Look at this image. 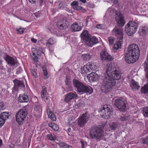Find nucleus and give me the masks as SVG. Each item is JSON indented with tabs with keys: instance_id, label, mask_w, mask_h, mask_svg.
<instances>
[{
	"instance_id": "obj_3",
	"label": "nucleus",
	"mask_w": 148,
	"mask_h": 148,
	"mask_svg": "<svg viewBox=\"0 0 148 148\" xmlns=\"http://www.w3.org/2000/svg\"><path fill=\"white\" fill-rule=\"evenodd\" d=\"M73 83L74 87L77 88V91L80 94L87 93L91 94L93 92V89L90 86L84 85L78 80L74 79Z\"/></svg>"
},
{
	"instance_id": "obj_31",
	"label": "nucleus",
	"mask_w": 148,
	"mask_h": 148,
	"mask_svg": "<svg viewBox=\"0 0 148 148\" xmlns=\"http://www.w3.org/2000/svg\"><path fill=\"white\" fill-rule=\"evenodd\" d=\"M141 91L142 93H146L148 92V82L141 88Z\"/></svg>"
},
{
	"instance_id": "obj_17",
	"label": "nucleus",
	"mask_w": 148,
	"mask_h": 148,
	"mask_svg": "<svg viewBox=\"0 0 148 148\" xmlns=\"http://www.w3.org/2000/svg\"><path fill=\"white\" fill-rule=\"evenodd\" d=\"M67 21L63 19H61L57 23V27L61 29L64 28H66L68 27L67 25Z\"/></svg>"
},
{
	"instance_id": "obj_35",
	"label": "nucleus",
	"mask_w": 148,
	"mask_h": 148,
	"mask_svg": "<svg viewBox=\"0 0 148 148\" xmlns=\"http://www.w3.org/2000/svg\"><path fill=\"white\" fill-rule=\"evenodd\" d=\"M143 114L146 117H148V107H145L143 109Z\"/></svg>"
},
{
	"instance_id": "obj_33",
	"label": "nucleus",
	"mask_w": 148,
	"mask_h": 148,
	"mask_svg": "<svg viewBox=\"0 0 148 148\" xmlns=\"http://www.w3.org/2000/svg\"><path fill=\"white\" fill-rule=\"evenodd\" d=\"M89 67H90L88 64L84 66L83 70L86 73H88L91 72V69H90Z\"/></svg>"
},
{
	"instance_id": "obj_1",
	"label": "nucleus",
	"mask_w": 148,
	"mask_h": 148,
	"mask_svg": "<svg viewBox=\"0 0 148 148\" xmlns=\"http://www.w3.org/2000/svg\"><path fill=\"white\" fill-rule=\"evenodd\" d=\"M121 77L120 71L112 64L108 63L101 83V91L106 93L111 91L116 85L115 80L120 79Z\"/></svg>"
},
{
	"instance_id": "obj_12",
	"label": "nucleus",
	"mask_w": 148,
	"mask_h": 148,
	"mask_svg": "<svg viewBox=\"0 0 148 148\" xmlns=\"http://www.w3.org/2000/svg\"><path fill=\"white\" fill-rule=\"evenodd\" d=\"M138 56H136L127 52L125 56V59L126 62L129 64L133 63L138 59Z\"/></svg>"
},
{
	"instance_id": "obj_27",
	"label": "nucleus",
	"mask_w": 148,
	"mask_h": 148,
	"mask_svg": "<svg viewBox=\"0 0 148 148\" xmlns=\"http://www.w3.org/2000/svg\"><path fill=\"white\" fill-rule=\"evenodd\" d=\"M56 42L55 39L53 37H51L49 38L47 41L46 45L49 47L50 45H52L54 44Z\"/></svg>"
},
{
	"instance_id": "obj_29",
	"label": "nucleus",
	"mask_w": 148,
	"mask_h": 148,
	"mask_svg": "<svg viewBox=\"0 0 148 148\" xmlns=\"http://www.w3.org/2000/svg\"><path fill=\"white\" fill-rule=\"evenodd\" d=\"M58 145L61 148H72L71 146L64 143H58Z\"/></svg>"
},
{
	"instance_id": "obj_45",
	"label": "nucleus",
	"mask_w": 148,
	"mask_h": 148,
	"mask_svg": "<svg viewBox=\"0 0 148 148\" xmlns=\"http://www.w3.org/2000/svg\"><path fill=\"white\" fill-rule=\"evenodd\" d=\"M79 5L78 2L75 1L71 3V5L72 6L75 7L78 6Z\"/></svg>"
},
{
	"instance_id": "obj_5",
	"label": "nucleus",
	"mask_w": 148,
	"mask_h": 148,
	"mask_svg": "<svg viewBox=\"0 0 148 148\" xmlns=\"http://www.w3.org/2000/svg\"><path fill=\"white\" fill-rule=\"evenodd\" d=\"M89 136L92 139L98 140L104 136V133L103 130L100 127L97 126L90 129Z\"/></svg>"
},
{
	"instance_id": "obj_23",
	"label": "nucleus",
	"mask_w": 148,
	"mask_h": 148,
	"mask_svg": "<svg viewBox=\"0 0 148 148\" xmlns=\"http://www.w3.org/2000/svg\"><path fill=\"white\" fill-rule=\"evenodd\" d=\"M71 29L74 32L79 31L81 29V27L77 23L73 24L71 26Z\"/></svg>"
},
{
	"instance_id": "obj_42",
	"label": "nucleus",
	"mask_w": 148,
	"mask_h": 148,
	"mask_svg": "<svg viewBox=\"0 0 148 148\" xmlns=\"http://www.w3.org/2000/svg\"><path fill=\"white\" fill-rule=\"evenodd\" d=\"M48 116L53 121H56V117L53 113Z\"/></svg>"
},
{
	"instance_id": "obj_30",
	"label": "nucleus",
	"mask_w": 148,
	"mask_h": 148,
	"mask_svg": "<svg viewBox=\"0 0 148 148\" xmlns=\"http://www.w3.org/2000/svg\"><path fill=\"white\" fill-rule=\"evenodd\" d=\"M119 124L117 122H113L110 124V126L111 128L113 130H115L119 127Z\"/></svg>"
},
{
	"instance_id": "obj_58",
	"label": "nucleus",
	"mask_w": 148,
	"mask_h": 148,
	"mask_svg": "<svg viewBox=\"0 0 148 148\" xmlns=\"http://www.w3.org/2000/svg\"><path fill=\"white\" fill-rule=\"evenodd\" d=\"M43 0H39L40 4L41 5L43 2Z\"/></svg>"
},
{
	"instance_id": "obj_53",
	"label": "nucleus",
	"mask_w": 148,
	"mask_h": 148,
	"mask_svg": "<svg viewBox=\"0 0 148 148\" xmlns=\"http://www.w3.org/2000/svg\"><path fill=\"white\" fill-rule=\"evenodd\" d=\"M22 71V69H21L20 67L18 68L16 70V73L17 74H18L19 73H20Z\"/></svg>"
},
{
	"instance_id": "obj_40",
	"label": "nucleus",
	"mask_w": 148,
	"mask_h": 148,
	"mask_svg": "<svg viewBox=\"0 0 148 148\" xmlns=\"http://www.w3.org/2000/svg\"><path fill=\"white\" fill-rule=\"evenodd\" d=\"M108 40L110 45H112L114 42V38L112 37H110L108 38Z\"/></svg>"
},
{
	"instance_id": "obj_60",
	"label": "nucleus",
	"mask_w": 148,
	"mask_h": 148,
	"mask_svg": "<svg viewBox=\"0 0 148 148\" xmlns=\"http://www.w3.org/2000/svg\"><path fill=\"white\" fill-rule=\"evenodd\" d=\"M68 131L69 132L71 130V129L70 128H68Z\"/></svg>"
},
{
	"instance_id": "obj_4",
	"label": "nucleus",
	"mask_w": 148,
	"mask_h": 148,
	"mask_svg": "<svg viewBox=\"0 0 148 148\" xmlns=\"http://www.w3.org/2000/svg\"><path fill=\"white\" fill-rule=\"evenodd\" d=\"M82 39L84 41L86 45L91 47L98 42V40L96 37L89 35L88 32L85 30L81 34Z\"/></svg>"
},
{
	"instance_id": "obj_43",
	"label": "nucleus",
	"mask_w": 148,
	"mask_h": 148,
	"mask_svg": "<svg viewBox=\"0 0 148 148\" xmlns=\"http://www.w3.org/2000/svg\"><path fill=\"white\" fill-rule=\"evenodd\" d=\"M25 29L23 28H20L19 29H17V31L18 34H23L24 31Z\"/></svg>"
},
{
	"instance_id": "obj_36",
	"label": "nucleus",
	"mask_w": 148,
	"mask_h": 148,
	"mask_svg": "<svg viewBox=\"0 0 148 148\" xmlns=\"http://www.w3.org/2000/svg\"><path fill=\"white\" fill-rule=\"evenodd\" d=\"M88 65L90 67V68L91 69V71H93L95 70L96 68V66L95 65L94 63H92L91 62H89L88 64Z\"/></svg>"
},
{
	"instance_id": "obj_46",
	"label": "nucleus",
	"mask_w": 148,
	"mask_h": 148,
	"mask_svg": "<svg viewBox=\"0 0 148 148\" xmlns=\"http://www.w3.org/2000/svg\"><path fill=\"white\" fill-rule=\"evenodd\" d=\"M35 110L36 111H38L39 112H41L42 111L41 107L38 105L35 107Z\"/></svg>"
},
{
	"instance_id": "obj_32",
	"label": "nucleus",
	"mask_w": 148,
	"mask_h": 148,
	"mask_svg": "<svg viewBox=\"0 0 148 148\" xmlns=\"http://www.w3.org/2000/svg\"><path fill=\"white\" fill-rule=\"evenodd\" d=\"M48 124L49 126L54 130L57 131L59 129L58 126L54 123H49Z\"/></svg>"
},
{
	"instance_id": "obj_38",
	"label": "nucleus",
	"mask_w": 148,
	"mask_h": 148,
	"mask_svg": "<svg viewBox=\"0 0 148 148\" xmlns=\"http://www.w3.org/2000/svg\"><path fill=\"white\" fill-rule=\"evenodd\" d=\"M43 72V74L44 75V79H46L48 78L47 76L48 73L45 68L43 67L42 68Z\"/></svg>"
},
{
	"instance_id": "obj_16",
	"label": "nucleus",
	"mask_w": 148,
	"mask_h": 148,
	"mask_svg": "<svg viewBox=\"0 0 148 148\" xmlns=\"http://www.w3.org/2000/svg\"><path fill=\"white\" fill-rule=\"evenodd\" d=\"M77 95L75 92H70L65 96L64 101L66 102H69L73 99H77Z\"/></svg>"
},
{
	"instance_id": "obj_54",
	"label": "nucleus",
	"mask_w": 148,
	"mask_h": 148,
	"mask_svg": "<svg viewBox=\"0 0 148 148\" xmlns=\"http://www.w3.org/2000/svg\"><path fill=\"white\" fill-rule=\"evenodd\" d=\"M28 1L30 3L34 4L35 3L36 0H28Z\"/></svg>"
},
{
	"instance_id": "obj_21",
	"label": "nucleus",
	"mask_w": 148,
	"mask_h": 148,
	"mask_svg": "<svg viewBox=\"0 0 148 148\" xmlns=\"http://www.w3.org/2000/svg\"><path fill=\"white\" fill-rule=\"evenodd\" d=\"M130 86L134 90H138L140 88V86L138 82L135 81L134 79H132L131 81Z\"/></svg>"
},
{
	"instance_id": "obj_41",
	"label": "nucleus",
	"mask_w": 148,
	"mask_h": 148,
	"mask_svg": "<svg viewBox=\"0 0 148 148\" xmlns=\"http://www.w3.org/2000/svg\"><path fill=\"white\" fill-rule=\"evenodd\" d=\"M35 49L36 50V51H35L36 55H37L38 57L40 56L41 55V52L40 50L39 49L37 48L36 49Z\"/></svg>"
},
{
	"instance_id": "obj_2",
	"label": "nucleus",
	"mask_w": 148,
	"mask_h": 148,
	"mask_svg": "<svg viewBox=\"0 0 148 148\" xmlns=\"http://www.w3.org/2000/svg\"><path fill=\"white\" fill-rule=\"evenodd\" d=\"M116 16L115 19L117 24L119 25L116 26L112 31V34L117 37V42L114 46V48L117 50L121 46L123 43V28L122 27L125 23L124 17L120 12L119 11L116 12Z\"/></svg>"
},
{
	"instance_id": "obj_51",
	"label": "nucleus",
	"mask_w": 148,
	"mask_h": 148,
	"mask_svg": "<svg viewBox=\"0 0 148 148\" xmlns=\"http://www.w3.org/2000/svg\"><path fill=\"white\" fill-rule=\"evenodd\" d=\"M47 113L48 116L51 115V114L53 113H52L50 109L49 108L47 109Z\"/></svg>"
},
{
	"instance_id": "obj_8",
	"label": "nucleus",
	"mask_w": 148,
	"mask_h": 148,
	"mask_svg": "<svg viewBox=\"0 0 148 148\" xmlns=\"http://www.w3.org/2000/svg\"><path fill=\"white\" fill-rule=\"evenodd\" d=\"M27 114V112L25 110H21L17 113L16 120L19 124H22L24 123Z\"/></svg>"
},
{
	"instance_id": "obj_37",
	"label": "nucleus",
	"mask_w": 148,
	"mask_h": 148,
	"mask_svg": "<svg viewBox=\"0 0 148 148\" xmlns=\"http://www.w3.org/2000/svg\"><path fill=\"white\" fill-rule=\"evenodd\" d=\"M36 71L37 69H32L31 70V72L32 75L36 78L38 76Z\"/></svg>"
},
{
	"instance_id": "obj_49",
	"label": "nucleus",
	"mask_w": 148,
	"mask_h": 148,
	"mask_svg": "<svg viewBox=\"0 0 148 148\" xmlns=\"http://www.w3.org/2000/svg\"><path fill=\"white\" fill-rule=\"evenodd\" d=\"M64 3L62 1H61L60 2L59 5H58L59 8L61 9L62 8H63L64 7Z\"/></svg>"
},
{
	"instance_id": "obj_57",
	"label": "nucleus",
	"mask_w": 148,
	"mask_h": 148,
	"mask_svg": "<svg viewBox=\"0 0 148 148\" xmlns=\"http://www.w3.org/2000/svg\"><path fill=\"white\" fill-rule=\"evenodd\" d=\"M79 1L83 3H85L86 1V0H79Z\"/></svg>"
},
{
	"instance_id": "obj_48",
	"label": "nucleus",
	"mask_w": 148,
	"mask_h": 148,
	"mask_svg": "<svg viewBox=\"0 0 148 148\" xmlns=\"http://www.w3.org/2000/svg\"><path fill=\"white\" fill-rule=\"evenodd\" d=\"M5 123V121L0 117V128L4 125Z\"/></svg>"
},
{
	"instance_id": "obj_44",
	"label": "nucleus",
	"mask_w": 148,
	"mask_h": 148,
	"mask_svg": "<svg viewBox=\"0 0 148 148\" xmlns=\"http://www.w3.org/2000/svg\"><path fill=\"white\" fill-rule=\"evenodd\" d=\"M81 148H85L87 146V143L84 141H81Z\"/></svg>"
},
{
	"instance_id": "obj_26",
	"label": "nucleus",
	"mask_w": 148,
	"mask_h": 148,
	"mask_svg": "<svg viewBox=\"0 0 148 148\" xmlns=\"http://www.w3.org/2000/svg\"><path fill=\"white\" fill-rule=\"evenodd\" d=\"M91 57V56L90 54H84L81 56V58L84 61H88L90 60Z\"/></svg>"
},
{
	"instance_id": "obj_10",
	"label": "nucleus",
	"mask_w": 148,
	"mask_h": 148,
	"mask_svg": "<svg viewBox=\"0 0 148 148\" xmlns=\"http://www.w3.org/2000/svg\"><path fill=\"white\" fill-rule=\"evenodd\" d=\"M127 52L139 57L140 50L138 45L136 44H133L129 45Z\"/></svg>"
},
{
	"instance_id": "obj_6",
	"label": "nucleus",
	"mask_w": 148,
	"mask_h": 148,
	"mask_svg": "<svg viewBox=\"0 0 148 148\" xmlns=\"http://www.w3.org/2000/svg\"><path fill=\"white\" fill-rule=\"evenodd\" d=\"M98 111L99 112L101 113L100 115L102 118L108 119L111 115L112 109L111 106L107 105L99 108Z\"/></svg>"
},
{
	"instance_id": "obj_55",
	"label": "nucleus",
	"mask_w": 148,
	"mask_h": 148,
	"mask_svg": "<svg viewBox=\"0 0 148 148\" xmlns=\"http://www.w3.org/2000/svg\"><path fill=\"white\" fill-rule=\"evenodd\" d=\"M97 28L98 29H101L102 27V26L100 24H98L96 26Z\"/></svg>"
},
{
	"instance_id": "obj_56",
	"label": "nucleus",
	"mask_w": 148,
	"mask_h": 148,
	"mask_svg": "<svg viewBox=\"0 0 148 148\" xmlns=\"http://www.w3.org/2000/svg\"><path fill=\"white\" fill-rule=\"evenodd\" d=\"M31 40L32 42L34 43H36L37 41V40L34 38H32Z\"/></svg>"
},
{
	"instance_id": "obj_22",
	"label": "nucleus",
	"mask_w": 148,
	"mask_h": 148,
	"mask_svg": "<svg viewBox=\"0 0 148 148\" xmlns=\"http://www.w3.org/2000/svg\"><path fill=\"white\" fill-rule=\"evenodd\" d=\"M139 32L140 35H145L148 33V28L145 26H142L139 29Z\"/></svg>"
},
{
	"instance_id": "obj_59",
	"label": "nucleus",
	"mask_w": 148,
	"mask_h": 148,
	"mask_svg": "<svg viewBox=\"0 0 148 148\" xmlns=\"http://www.w3.org/2000/svg\"><path fill=\"white\" fill-rule=\"evenodd\" d=\"M2 145V142L1 140L0 139V147Z\"/></svg>"
},
{
	"instance_id": "obj_61",
	"label": "nucleus",
	"mask_w": 148,
	"mask_h": 148,
	"mask_svg": "<svg viewBox=\"0 0 148 148\" xmlns=\"http://www.w3.org/2000/svg\"><path fill=\"white\" fill-rule=\"evenodd\" d=\"M114 1L115 2H117V0H115Z\"/></svg>"
},
{
	"instance_id": "obj_34",
	"label": "nucleus",
	"mask_w": 148,
	"mask_h": 148,
	"mask_svg": "<svg viewBox=\"0 0 148 148\" xmlns=\"http://www.w3.org/2000/svg\"><path fill=\"white\" fill-rule=\"evenodd\" d=\"M47 137L49 140L52 141L55 140L56 139V136L53 134L47 135Z\"/></svg>"
},
{
	"instance_id": "obj_11",
	"label": "nucleus",
	"mask_w": 148,
	"mask_h": 148,
	"mask_svg": "<svg viewBox=\"0 0 148 148\" xmlns=\"http://www.w3.org/2000/svg\"><path fill=\"white\" fill-rule=\"evenodd\" d=\"M89 114L86 113L83 114L81 116L78 118V124L80 127H83L89 120Z\"/></svg>"
},
{
	"instance_id": "obj_13",
	"label": "nucleus",
	"mask_w": 148,
	"mask_h": 148,
	"mask_svg": "<svg viewBox=\"0 0 148 148\" xmlns=\"http://www.w3.org/2000/svg\"><path fill=\"white\" fill-rule=\"evenodd\" d=\"M41 97L42 100H44L48 104L50 103L49 97L47 94V89L45 86H43L42 90L41 92Z\"/></svg>"
},
{
	"instance_id": "obj_28",
	"label": "nucleus",
	"mask_w": 148,
	"mask_h": 148,
	"mask_svg": "<svg viewBox=\"0 0 148 148\" xmlns=\"http://www.w3.org/2000/svg\"><path fill=\"white\" fill-rule=\"evenodd\" d=\"M0 117L5 121V120L8 118V113L7 112H3L0 114Z\"/></svg>"
},
{
	"instance_id": "obj_18",
	"label": "nucleus",
	"mask_w": 148,
	"mask_h": 148,
	"mask_svg": "<svg viewBox=\"0 0 148 148\" xmlns=\"http://www.w3.org/2000/svg\"><path fill=\"white\" fill-rule=\"evenodd\" d=\"M8 64L14 65L16 63V60L8 56H6L4 58Z\"/></svg>"
},
{
	"instance_id": "obj_9",
	"label": "nucleus",
	"mask_w": 148,
	"mask_h": 148,
	"mask_svg": "<svg viewBox=\"0 0 148 148\" xmlns=\"http://www.w3.org/2000/svg\"><path fill=\"white\" fill-rule=\"evenodd\" d=\"M114 105L119 110H125L126 109V101L123 98L117 99L115 100Z\"/></svg>"
},
{
	"instance_id": "obj_24",
	"label": "nucleus",
	"mask_w": 148,
	"mask_h": 148,
	"mask_svg": "<svg viewBox=\"0 0 148 148\" xmlns=\"http://www.w3.org/2000/svg\"><path fill=\"white\" fill-rule=\"evenodd\" d=\"M119 121H126L129 120L130 118V116L129 115H122L118 116L117 118Z\"/></svg>"
},
{
	"instance_id": "obj_52",
	"label": "nucleus",
	"mask_w": 148,
	"mask_h": 148,
	"mask_svg": "<svg viewBox=\"0 0 148 148\" xmlns=\"http://www.w3.org/2000/svg\"><path fill=\"white\" fill-rule=\"evenodd\" d=\"M143 143L144 144H148V136L143 140Z\"/></svg>"
},
{
	"instance_id": "obj_25",
	"label": "nucleus",
	"mask_w": 148,
	"mask_h": 148,
	"mask_svg": "<svg viewBox=\"0 0 148 148\" xmlns=\"http://www.w3.org/2000/svg\"><path fill=\"white\" fill-rule=\"evenodd\" d=\"M32 55H31V58L34 62H37L38 61V57L36 56V54L35 51L36 50L35 49L33 48L32 49Z\"/></svg>"
},
{
	"instance_id": "obj_20",
	"label": "nucleus",
	"mask_w": 148,
	"mask_h": 148,
	"mask_svg": "<svg viewBox=\"0 0 148 148\" xmlns=\"http://www.w3.org/2000/svg\"><path fill=\"white\" fill-rule=\"evenodd\" d=\"M87 77L90 81H95L97 79L98 75L96 73L92 72L88 74L87 76Z\"/></svg>"
},
{
	"instance_id": "obj_50",
	"label": "nucleus",
	"mask_w": 148,
	"mask_h": 148,
	"mask_svg": "<svg viewBox=\"0 0 148 148\" xmlns=\"http://www.w3.org/2000/svg\"><path fill=\"white\" fill-rule=\"evenodd\" d=\"M148 67V53L146 60L145 62V65L144 67Z\"/></svg>"
},
{
	"instance_id": "obj_39",
	"label": "nucleus",
	"mask_w": 148,
	"mask_h": 148,
	"mask_svg": "<svg viewBox=\"0 0 148 148\" xmlns=\"http://www.w3.org/2000/svg\"><path fill=\"white\" fill-rule=\"evenodd\" d=\"M73 9L77 11L82 10L83 12L85 11V10L84 8L82 7L78 6L74 7Z\"/></svg>"
},
{
	"instance_id": "obj_19",
	"label": "nucleus",
	"mask_w": 148,
	"mask_h": 148,
	"mask_svg": "<svg viewBox=\"0 0 148 148\" xmlns=\"http://www.w3.org/2000/svg\"><path fill=\"white\" fill-rule=\"evenodd\" d=\"M18 100L19 102L21 103L27 102L29 100V97L27 95L25 94L20 95L18 97Z\"/></svg>"
},
{
	"instance_id": "obj_7",
	"label": "nucleus",
	"mask_w": 148,
	"mask_h": 148,
	"mask_svg": "<svg viewBox=\"0 0 148 148\" xmlns=\"http://www.w3.org/2000/svg\"><path fill=\"white\" fill-rule=\"evenodd\" d=\"M138 27V23L130 21L126 26V32L128 35L132 36L136 32Z\"/></svg>"
},
{
	"instance_id": "obj_14",
	"label": "nucleus",
	"mask_w": 148,
	"mask_h": 148,
	"mask_svg": "<svg viewBox=\"0 0 148 148\" xmlns=\"http://www.w3.org/2000/svg\"><path fill=\"white\" fill-rule=\"evenodd\" d=\"M100 57L103 61H110L113 59L112 57L109 55L105 50H102L100 53Z\"/></svg>"
},
{
	"instance_id": "obj_47",
	"label": "nucleus",
	"mask_w": 148,
	"mask_h": 148,
	"mask_svg": "<svg viewBox=\"0 0 148 148\" xmlns=\"http://www.w3.org/2000/svg\"><path fill=\"white\" fill-rule=\"evenodd\" d=\"M4 104L3 102H0V111L5 109Z\"/></svg>"
},
{
	"instance_id": "obj_15",
	"label": "nucleus",
	"mask_w": 148,
	"mask_h": 148,
	"mask_svg": "<svg viewBox=\"0 0 148 148\" xmlns=\"http://www.w3.org/2000/svg\"><path fill=\"white\" fill-rule=\"evenodd\" d=\"M14 86V88L15 90L18 91L19 89H21L25 87L24 83L22 81L15 79L13 81Z\"/></svg>"
}]
</instances>
